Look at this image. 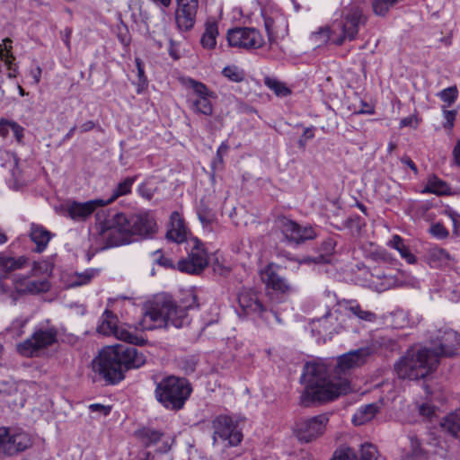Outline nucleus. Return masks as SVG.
<instances>
[{"mask_svg":"<svg viewBox=\"0 0 460 460\" xmlns=\"http://www.w3.org/2000/svg\"><path fill=\"white\" fill-rule=\"evenodd\" d=\"M373 352L372 348L365 347L339 357L334 369V379L330 378L328 365L323 360L307 362L301 376L305 389L300 395L299 403L303 407H312L349 393L351 386L346 377L348 372L364 365Z\"/></svg>","mask_w":460,"mask_h":460,"instance_id":"f257e3e1","label":"nucleus"},{"mask_svg":"<svg viewBox=\"0 0 460 460\" xmlns=\"http://www.w3.org/2000/svg\"><path fill=\"white\" fill-rule=\"evenodd\" d=\"M95 229L100 239L111 247L152 238L156 223L146 211L129 215L116 213L108 218L103 212H97Z\"/></svg>","mask_w":460,"mask_h":460,"instance_id":"f03ea898","label":"nucleus"},{"mask_svg":"<svg viewBox=\"0 0 460 460\" xmlns=\"http://www.w3.org/2000/svg\"><path fill=\"white\" fill-rule=\"evenodd\" d=\"M146 363V357L134 347L115 345L104 348L93 362L94 372L107 384L114 385L124 378V372L138 368Z\"/></svg>","mask_w":460,"mask_h":460,"instance_id":"7ed1b4c3","label":"nucleus"},{"mask_svg":"<svg viewBox=\"0 0 460 460\" xmlns=\"http://www.w3.org/2000/svg\"><path fill=\"white\" fill-rule=\"evenodd\" d=\"M192 304L178 306L172 299L165 295L155 296L150 303L139 323L142 330L173 326L181 328L190 323L188 308L199 307L197 296L191 295Z\"/></svg>","mask_w":460,"mask_h":460,"instance_id":"20e7f679","label":"nucleus"},{"mask_svg":"<svg viewBox=\"0 0 460 460\" xmlns=\"http://www.w3.org/2000/svg\"><path fill=\"white\" fill-rule=\"evenodd\" d=\"M367 22V16L364 13L359 5L347 7L341 20H335L331 26L320 28L313 33L312 39L322 43L331 42L341 46L346 40H356L359 27L364 26Z\"/></svg>","mask_w":460,"mask_h":460,"instance_id":"39448f33","label":"nucleus"},{"mask_svg":"<svg viewBox=\"0 0 460 460\" xmlns=\"http://www.w3.org/2000/svg\"><path fill=\"white\" fill-rule=\"evenodd\" d=\"M438 366V356L429 349H411L394 364V370L399 378L419 380L432 373Z\"/></svg>","mask_w":460,"mask_h":460,"instance_id":"423d86ee","label":"nucleus"},{"mask_svg":"<svg viewBox=\"0 0 460 460\" xmlns=\"http://www.w3.org/2000/svg\"><path fill=\"white\" fill-rule=\"evenodd\" d=\"M192 393L188 379L176 376H168L156 384L155 394L156 400L169 411L182 409Z\"/></svg>","mask_w":460,"mask_h":460,"instance_id":"0eeeda50","label":"nucleus"},{"mask_svg":"<svg viewBox=\"0 0 460 460\" xmlns=\"http://www.w3.org/2000/svg\"><path fill=\"white\" fill-rule=\"evenodd\" d=\"M116 316L111 311L105 310L102 315L101 323L97 326V332L103 335H113L118 340L133 345H144L146 340L137 333V329L130 325L116 323Z\"/></svg>","mask_w":460,"mask_h":460,"instance_id":"6e6552de","label":"nucleus"},{"mask_svg":"<svg viewBox=\"0 0 460 460\" xmlns=\"http://www.w3.org/2000/svg\"><path fill=\"white\" fill-rule=\"evenodd\" d=\"M30 433L19 427H0V454L13 456L30 448Z\"/></svg>","mask_w":460,"mask_h":460,"instance_id":"1a4fd4ad","label":"nucleus"},{"mask_svg":"<svg viewBox=\"0 0 460 460\" xmlns=\"http://www.w3.org/2000/svg\"><path fill=\"white\" fill-rule=\"evenodd\" d=\"M57 336L55 327L40 326L35 329L30 338L17 345V351L27 358L36 357L40 350L53 345L57 341Z\"/></svg>","mask_w":460,"mask_h":460,"instance_id":"9d476101","label":"nucleus"},{"mask_svg":"<svg viewBox=\"0 0 460 460\" xmlns=\"http://www.w3.org/2000/svg\"><path fill=\"white\" fill-rule=\"evenodd\" d=\"M430 343L434 346L429 349L436 353L438 360L440 357H453L457 354L460 348V333L450 328H441L429 331Z\"/></svg>","mask_w":460,"mask_h":460,"instance_id":"9b49d317","label":"nucleus"},{"mask_svg":"<svg viewBox=\"0 0 460 460\" xmlns=\"http://www.w3.org/2000/svg\"><path fill=\"white\" fill-rule=\"evenodd\" d=\"M190 252L188 257L178 261L177 268L181 272L199 274L208 264V253L197 238L188 241Z\"/></svg>","mask_w":460,"mask_h":460,"instance_id":"f8f14e48","label":"nucleus"},{"mask_svg":"<svg viewBox=\"0 0 460 460\" xmlns=\"http://www.w3.org/2000/svg\"><path fill=\"white\" fill-rule=\"evenodd\" d=\"M226 39L229 46L244 49H259L264 43L260 31L249 27H236L228 30Z\"/></svg>","mask_w":460,"mask_h":460,"instance_id":"ddd939ff","label":"nucleus"},{"mask_svg":"<svg viewBox=\"0 0 460 460\" xmlns=\"http://www.w3.org/2000/svg\"><path fill=\"white\" fill-rule=\"evenodd\" d=\"M214 443L217 442V439L222 441H227V445L230 447L237 446L243 439V434L238 429L237 425L234 422L232 418L228 416H218L213 420Z\"/></svg>","mask_w":460,"mask_h":460,"instance_id":"4468645a","label":"nucleus"},{"mask_svg":"<svg viewBox=\"0 0 460 460\" xmlns=\"http://www.w3.org/2000/svg\"><path fill=\"white\" fill-rule=\"evenodd\" d=\"M277 224L286 238L296 243L312 240L316 236L314 230L311 226H301L296 222L285 217H279Z\"/></svg>","mask_w":460,"mask_h":460,"instance_id":"2eb2a0df","label":"nucleus"},{"mask_svg":"<svg viewBox=\"0 0 460 460\" xmlns=\"http://www.w3.org/2000/svg\"><path fill=\"white\" fill-rule=\"evenodd\" d=\"M329 421L326 414H321L302 420L297 424L296 435L299 440L310 442L323 435Z\"/></svg>","mask_w":460,"mask_h":460,"instance_id":"dca6fc26","label":"nucleus"},{"mask_svg":"<svg viewBox=\"0 0 460 460\" xmlns=\"http://www.w3.org/2000/svg\"><path fill=\"white\" fill-rule=\"evenodd\" d=\"M107 205L103 199H91L85 202L72 201L67 205L66 213L68 217L76 222L87 220L93 213L105 212L98 210Z\"/></svg>","mask_w":460,"mask_h":460,"instance_id":"f3484780","label":"nucleus"},{"mask_svg":"<svg viewBox=\"0 0 460 460\" xmlns=\"http://www.w3.org/2000/svg\"><path fill=\"white\" fill-rule=\"evenodd\" d=\"M175 20L181 31H190L194 27L199 7V0H176Z\"/></svg>","mask_w":460,"mask_h":460,"instance_id":"a211bd4d","label":"nucleus"},{"mask_svg":"<svg viewBox=\"0 0 460 460\" xmlns=\"http://www.w3.org/2000/svg\"><path fill=\"white\" fill-rule=\"evenodd\" d=\"M261 281L267 289L281 295H289L294 291L288 280L275 270V265L270 263L260 271Z\"/></svg>","mask_w":460,"mask_h":460,"instance_id":"6ab92c4d","label":"nucleus"},{"mask_svg":"<svg viewBox=\"0 0 460 460\" xmlns=\"http://www.w3.org/2000/svg\"><path fill=\"white\" fill-rule=\"evenodd\" d=\"M377 450L372 444H365L361 446L360 459H358L356 452L350 447H341L335 451L331 460H376Z\"/></svg>","mask_w":460,"mask_h":460,"instance_id":"aec40b11","label":"nucleus"},{"mask_svg":"<svg viewBox=\"0 0 460 460\" xmlns=\"http://www.w3.org/2000/svg\"><path fill=\"white\" fill-rule=\"evenodd\" d=\"M340 328L336 312L332 313L330 309L322 317L313 321V331H316L318 334L332 335L339 332Z\"/></svg>","mask_w":460,"mask_h":460,"instance_id":"412c9836","label":"nucleus"},{"mask_svg":"<svg viewBox=\"0 0 460 460\" xmlns=\"http://www.w3.org/2000/svg\"><path fill=\"white\" fill-rule=\"evenodd\" d=\"M27 263V258L21 256L17 259L0 255V270L3 273L0 276V289L3 292H7L10 287L4 283V280L9 277V271L22 269Z\"/></svg>","mask_w":460,"mask_h":460,"instance_id":"4be33fe9","label":"nucleus"},{"mask_svg":"<svg viewBox=\"0 0 460 460\" xmlns=\"http://www.w3.org/2000/svg\"><path fill=\"white\" fill-rule=\"evenodd\" d=\"M238 304L246 314H257L261 315L266 312V308L258 299L257 295L252 290H243L238 295Z\"/></svg>","mask_w":460,"mask_h":460,"instance_id":"5701e85b","label":"nucleus"},{"mask_svg":"<svg viewBox=\"0 0 460 460\" xmlns=\"http://www.w3.org/2000/svg\"><path fill=\"white\" fill-rule=\"evenodd\" d=\"M166 238L177 243H181L187 240V229L180 214L172 212L170 217V228L166 233Z\"/></svg>","mask_w":460,"mask_h":460,"instance_id":"b1692460","label":"nucleus"},{"mask_svg":"<svg viewBox=\"0 0 460 460\" xmlns=\"http://www.w3.org/2000/svg\"><path fill=\"white\" fill-rule=\"evenodd\" d=\"M439 426L444 433L460 439V410L444 416L439 421Z\"/></svg>","mask_w":460,"mask_h":460,"instance_id":"393cba45","label":"nucleus"},{"mask_svg":"<svg viewBox=\"0 0 460 460\" xmlns=\"http://www.w3.org/2000/svg\"><path fill=\"white\" fill-rule=\"evenodd\" d=\"M30 237L36 244V252H42L51 239V233L40 225L31 224Z\"/></svg>","mask_w":460,"mask_h":460,"instance_id":"a878e982","label":"nucleus"},{"mask_svg":"<svg viewBox=\"0 0 460 460\" xmlns=\"http://www.w3.org/2000/svg\"><path fill=\"white\" fill-rule=\"evenodd\" d=\"M264 27L267 31L269 40H273L278 37L279 28L285 25V19L278 13H263Z\"/></svg>","mask_w":460,"mask_h":460,"instance_id":"bb28decb","label":"nucleus"},{"mask_svg":"<svg viewBox=\"0 0 460 460\" xmlns=\"http://www.w3.org/2000/svg\"><path fill=\"white\" fill-rule=\"evenodd\" d=\"M346 311L350 313L358 320L373 323L376 319L375 313L363 309L355 300L344 301L341 304Z\"/></svg>","mask_w":460,"mask_h":460,"instance_id":"cd10ccee","label":"nucleus"},{"mask_svg":"<svg viewBox=\"0 0 460 460\" xmlns=\"http://www.w3.org/2000/svg\"><path fill=\"white\" fill-rule=\"evenodd\" d=\"M218 35V26L216 21L208 20L205 24V31L201 37L200 42L203 48L212 49L217 45V37Z\"/></svg>","mask_w":460,"mask_h":460,"instance_id":"c85d7f7f","label":"nucleus"},{"mask_svg":"<svg viewBox=\"0 0 460 460\" xmlns=\"http://www.w3.org/2000/svg\"><path fill=\"white\" fill-rule=\"evenodd\" d=\"M369 281L371 287L377 292L385 291L394 287L396 284L395 278L384 274L379 270L371 274V279Z\"/></svg>","mask_w":460,"mask_h":460,"instance_id":"c756f323","label":"nucleus"},{"mask_svg":"<svg viewBox=\"0 0 460 460\" xmlns=\"http://www.w3.org/2000/svg\"><path fill=\"white\" fill-rule=\"evenodd\" d=\"M136 181L137 176H130L119 181L117 184V186L112 190L111 197L108 199H104V202H107V205H109L115 201L119 197L129 194L131 192L132 186Z\"/></svg>","mask_w":460,"mask_h":460,"instance_id":"7c9ffc66","label":"nucleus"},{"mask_svg":"<svg viewBox=\"0 0 460 460\" xmlns=\"http://www.w3.org/2000/svg\"><path fill=\"white\" fill-rule=\"evenodd\" d=\"M388 245L398 251L401 257L404 259L408 263H415L416 257L411 253L409 247L404 243L403 239L400 235L394 234L388 242Z\"/></svg>","mask_w":460,"mask_h":460,"instance_id":"2f4dec72","label":"nucleus"},{"mask_svg":"<svg viewBox=\"0 0 460 460\" xmlns=\"http://www.w3.org/2000/svg\"><path fill=\"white\" fill-rule=\"evenodd\" d=\"M378 411V407L374 404H367L358 409L353 416V423L355 425H363L366 422L371 420Z\"/></svg>","mask_w":460,"mask_h":460,"instance_id":"473e14b6","label":"nucleus"},{"mask_svg":"<svg viewBox=\"0 0 460 460\" xmlns=\"http://www.w3.org/2000/svg\"><path fill=\"white\" fill-rule=\"evenodd\" d=\"M428 259L432 267H440L447 264L451 256L447 250L436 246L429 250Z\"/></svg>","mask_w":460,"mask_h":460,"instance_id":"72a5a7b5","label":"nucleus"},{"mask_svg":"<svg viewBox=\"0 0 460 460\" xmlns=\"http://www.w3.org/2000/svg\"><path fill=\"white\" fill-rule=\"evenodd\" d=\"M212 97L206 98H190V108L195 113L210 116L213 113V105L211 103Z\"/></svg>","mask_w":460,"mask_h":460,"instance_id":"f704fd0d","label":"nucleus"},{"mask_svg":"<svg viewBox=\"0 0 460 460\" xmlns=\"http://www.w3.org/2000/svg\"><path fill=\"white\" fill-rule=\"evenodd\" d=\"M448 185L436 176L430 177L423 190V193H433L436 195H446L449 192Z\"/></svg>","mask_w":460,"mask_h":460,"instance_id":"c9c22d12","label":"nucleus"},{"mask_svg":"<svg viewBox=\"0 0 460 460\" xmlns=\"http://www.w3.org/2000/svg\"><path fill=\"white\" fill-rule=\"evenodd\" d=\"M98 273L94 269H88L81 273H75L70 277L69 287L76 288L84 285H87L91 282L93 277Z\"/></svg>","mask_w":460,"mask_h":460,"instance_id":"e433bc0d","label":"nucleus"},{"mask_svg":"<svg viewBox=\"0 0 460 460\" xmlns=\"http://www.w3.org/2000/svg\"><path fill=\"white\" fill-rule=\"evenodd\" d=\"M187 86L192 89L193 94L195 95L193 98L215 97L214 93L211 92L207 87V85L201 82L189 78L187 80Z\"/></svg>","mask_w":460,"mask_h":460,"instance_id":"4c0bfd02","label":"nucleus"},{"mask_svg":"<svg viewBox=\"0 0 460 460\" xmlns=\"http://www.w3.org/2000/svg\"><path fill=\"white\" fill-rule=\"evenodd\" d=\"M264 84L279 97H286L291 93L290 89L284 83L275 78L266 77Z\"/></svg>","mask_w":460,"mask_h":460,"instance_id":"58836bf2","label":"nucleus"},{"mask_svg":"<svg viewBox=\"0 0 460 460\" xmlns=\"http://www.w3.org/2000/svg\"><path fill=\"white\" fill-rule=\"evenodd\" d=\"M29 317L19 316L6 328V332L13 338H18L24 332V328L29 322Z\"/></svg>","mask_w":460,"mask_h":460,"instance_id":"ea45409f","label":"nucleus"},{"mask_svg":"<svg viewBox=\"0 0 460 460\" xmlns=\"http://www.w3.org/2000/svg\"><path fill=\"white\" fill-rule=\"evenodd\" d=\"M138 435L146 447L156 444L163 437L162 432L149 428H145L139 430Z\"/></svg>","mask_w":460,"mask_h":460,"instance_id":"a19ab883","label":"nucleus"},{"mask_svg":"<svg viewBox=\"0 0 460 460\" xmlns=\"http://www.w3.org/2000/svg\"><path fill=\"white\" fill-rule=\"evenodd\" d=\"M26 294H38L47 292L50 288V284L47 279H31L26 282Z\"/></svg>","mask_w":460,"mask_h":460,"instance_id":"79ce46f5","label":"nucleus"},{"mask_svg":"<svg viewBox=\"0 0 460 460\" xmlns=\"http://www.w3.org/2000/svg\"><path fill=\"white\" fill-rule=\"evenodd\" d=\"M198 218L204 227L209 226L216 219L215 214L204 203H200L197 209Z\"/></svg>","mask_w":460,"mask_h":460,"instance_id":"37998d69","label":"nucleus"},{"mask_svg":"<svg viewBox=\"0 0 460 460\" xmlns=\"http://www.w3.org/2000/svg\"><path fill=\"white\" fill-rule=\"evenodd\" d=\"M222 74L225 77L235 83L243 82L245 79L244 71L234 65L226 66L223 69Z\"/></svg>","mask_w":460,"mask_h":460,"instance_id":"c03bdc74","label":"nucleus"},{"mask_svg":"<svg viewBox=\"0 0 460 460\" xmlns=\"http://www.w3.org/2000/svg\"><path fill=\"white\" fill-rule=\"evenodd\" d=\"M28 276L21 274H13L9 271V277L7 279H11L14 290L19 294H26V282L29 281Z\"/></svg>","mask_w":460,"mask_h":460,"instance_id":"a18cd8bd","label":"nucleus"},{"mask_svg":"<svg viewBox=\"0 0 460 460\" xmlns=\"http://www.w3.org/2000/svg\"><path fill=\"white\" fill-rule=\"evenodd\" d=\"M447 106L452 105L457 99L458 90L456 86L447 87L437 94Z\"/></svg>","mask_w":460,"mask_h":460,"instance_id":"49530a36","label":"nucleus"},{"mask_svg":"<svg viewBox=\"0 0 460 460\" xmlns=\"http://www.w3.org/2000/svg\"><path fill=\"white\" fill-rule=\"evenodd\" d=\"M411 453L415 456H421L426 453V449L422 447V439L415 433L411 432L408 436Z\"/></svg>","mask_w":460,"mask_h":460,"instance_id":"de8ad7c7","label":"nucleus"},{"mask_svg":"<svg viewBox=\"0 0 460 460\" xmlns=\"http://www.w3.org/2000/svg\"><path fill=\"white\" fill-rule=\"evenodd\" d=\"M429 233L438 239H445L449 233L441 223H435L429 228Z\"/></svg>","mask_w":460,"mask_h":460,"instance_id":"09e8293b","label":"nucleus"},{"mask_svg":"<svg viewBox=\"0 0 460 460\" xmlns=\"http://www.w3.org/2000/svg\"><path fill=\"white\" fill-rule=\"evenodd\" d=\"M457 111L455 110H447L445 106H443V117L445 122L443 123V127L447 129H452L454 127V122L456 117Z\"/></svg>","mask_w":460,"mask_h":460,"instance_id":"8fccbe9b","label":"nucleus"},{"mask_svg":"<svg viewBox=\"0 0 460 460\" xmlns=\"http://www.w3.org/2000/svg\"><path fill=\"white\" fill-rule=\"evenodd\" d=\"M154 261L160 266L165 268V269H172L173 268L172 261L164 257L160 250H157L153 252Z\"/></svg>","mask_w":460,"mask_h":460,"instance_id":"3c124183","label":"nucleus"},{"mask_svg":"<svg viewBox=\"0 0 460 460\" xmlns=\"http://www.w3.org/2000/svg\"><path fill=\"white\" fill-rule=\"evenodd\" d=\"M370 256L376 261L387 262L391 260L390 254L385 249L381 248H376L371 252Z\"/></svg>","mask_w":460,"mask_h":460,"instance_id":"603ef678","label":"nucleus"},{"mask_svg":"<svg viewBox=\"0 0 460 460\" xmlns=\"http://www.w3.org/2000/svg\"><path fill=\"white\" fill-rule=\"evenodd\" d=\"M327 261H328V258L323 254L318 255L317 257H314V258L310 257V256H305L302 259L296 260V263L298 266L301 264L321 263V262H327Z\"/></svg>","mask_w":460,"mask_h":460,"instance_id":"864d4df0","label":"nucleus"},{"mask_svg":"<svg viewBox=\"0 0 460 460\" xmlns=\"http://www.w3.org/2000/svg\"><path fill=\"white\" fill-rule=\"evenodd\" d=\"M89 410L91 412H96L99 416H108L111 411V407L108 405H103L101 403H93L89 405Z\"/></svg>","mask_w":460,"mask_h":460,"instance_id":"5fc2aeb1","label":"nucleus"},{"mask_svg":"<svg viewBox=\"0 0 460 460\" xmlns=\"http://www.w3.org/2000/svg\"><path fill=\"white\" fill-rule=\"evenodd\" d=\"M437 407L431 405L429 402L422 403L421 405L419 406L420 414L427 418H431L433 415H435Z\"/></svg>","mask_w":460,"mask_h":460,"instance_id":"6e6d98bb","label":"nucleus"},{"mask_svg":"<svg viewBox=\"0 0 460 460\" xmlns=\"http://www.w3.org/2000/svg\"><path fill=\"white\" fill-rule=\"evenodd\" d=\"M11 130L13 131L17 142L22 143L24 137V128L17 122L13 121L11 124Z\"/></svg>","mask_w":460,"mask_h":460,"instance_id":"4d7b16f0","label":"nucleus"},{"mask_svg":"<svg viewBox=\"0 0 460 460\" xmlns=\"http://www.w3.org/2000/svg\"><path fill=\"white\" fill-rule=\"evenodd\" d=\"M136 66L137 69V76L139 80V84H146V76L145 75L144 64L141 58H135Z\"/></svg>","mask_w":460,"mask_h":460,"instance_id":"13d9d810","label":"nucleus"},{"mask_svg":"<svg viewBox=\"0 0 460 460\" xmlns=\"http://www.w3.org/2000/svg\"><path fill=\"white\" fill-rule=\"evenodd\" d=\"M139 195L146 199H151L154 196V190L146 184H140L137 189Z\"/></svg>","mask_w":460,"mask_h":460,"instance_id":"bf43d9fd","label":"nucleus"},{"mask_svg":"<svg viewBox=\"0 0 460 460\" xmlns=\"http://www.w3.org/2000/svg\"><path fill=\"white\" fill-rule=\"evenodd\" d=\"M12 122L4 119H0V136L2 137L5 138L8 136Z\"/></svg>","mask_w":460,"mask_h":460,"instance_id":"052dcab7","label":"nucleus"},{"mask_svg":"<svg viewBox=\"0 0 460 460\" xmlns=\"http://www.w3.org/2000/svg\"><path fill=\"white\" fill-rule=\"evenodd\" d=\"M426 444L431 447H438L440 444L439 438L436 436V434L432 431L427 433V438H425Z\"/></svg>","mask_w":460,"mask_h":460,"instance_id":"680f3d73","label":"nucleus"},{"mask_svg":"<svg viewBox=\"0 0 460 460\" xmlns=\"http://www.w3.org/2000/svg\"><path fill=\"white\" fill-rule=\"evenodd\" d=\"M260 316L263 317L268 322L270 321V317H273L278 323L282 324V323H283L282 319L279 317V314L272 310L268 311L266 309V312L262 313Z\"/></svg>","mask_w":460,"mask_h":460,"instance_id":"e2e57ef3","label":"nucleus"},{"mask_svg":"<svg viewBox=\"0 0 460 460\" xmlns=\"http://www.w3.org/2000/svg\"><path fill=\"white\" fill-rule=\"evenodd\" d=\"M322 248L325 252V254L329 255L334 251L335 243L332 239H328L323 243Z\"/></svg>","mask_w":460,"mask_h":460,"instance_id":"0e129e2a","label":"nucleus"},{"mask_svg":"<svg viewBox=\"0 0 460 460\" xmlns=\"http://www.w3.org/2000/svg\"><path fill=\"white\" fill-rule=\"evenodd\" d=\"M42 69L40 66H37L35 68L31 69L30 75L33 78V82L35 84H38L41 79Z\"/></svg>","mask_w":460,"mask_h":460,"instance_id":"69168bd1","label":"nucleus"},{"mask_svg":"<svg viewBox=\"0 0 460 460\" xmlns=\"http://www.w3.org/2000/svg\"><path fill=\"white\" fill-rule=\"evenodd\" d=\"M62 40L66 44V46L69 49L70 48V37L72 34V29L69 27H66L60 32Z\"/></svg>","mask_w":460,"mask_h":460,"instance_id":"338daca9","label":"nucleus"},{"mask_svg":"<svg viewBox=\"0 0 460 460\" xmlns=\"http://www.w3.org/2000/svg\"><path fill=\"white\" fill-rule=\"evenodd\" d=\"M454 161L460 167V139L457 141L453 150Z\"/></svg>","mask_w":460,"mask_h":460,"instance_id":"774afa93","label":"nucleus"}]
</instances>
